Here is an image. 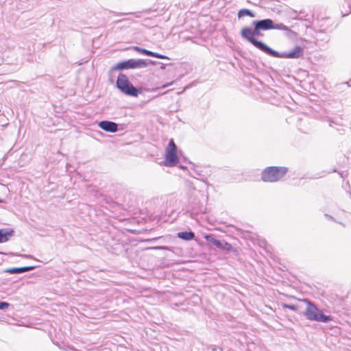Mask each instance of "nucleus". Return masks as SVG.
I'll return each instance as SVG.
<instances>
[{"label": "nucleus", "mask_w": 351, "mask_h": 351, "mask_svg": "<svg viewBox=\"0 0 351 351\" xmlns=\"http://www.w3.org/2000/svg\"><path fill=\"white\" fill-rule=\"evenodd\" d=\"M303 301L306 304V308L304 315L307 319L323 323H328L332 320L330 315H324L322 310L318 308L308 300L304 299Z\"/></svg>", "instance_id": "obj_1"}, {"label": "nucleus", "mask_w": 351, "mask_h": 351, "mask_svg": "<svg viewBox=\"0 0 351 351\" xmlns=\"http://www.w3.org/2000/svg\"><path fill=\"white\" fill-rule=\"evenodd\" d=\"M149 64H154L155 62L143 59H129L117 63L110 69V71L130 69H142L147 67Z\"/></svg>", "instance_id": "obj_2"}, {"label": "nucleus", "mask_w": 351, "mask_h": 351, "mask_svg": "<svg viewBox=\"0 0 351 351\" xmlns=\"http://www.w3.org/2000/svg\"><path fill=\"white\" fill-rule=\"evenodd\" d=\"M287 171L288 169L284 167H267L262 172L261 178L264 182H277L287 173Z\"/></svg>", "instance_id": "obj_3"}, {"label": "nucleus", "mask_w": 351, "mask_h": 351, "mask_svg": "<svg viewBox=\"0 0 351 351\" xmlns=\"http://www.w3.org/2000/svg\"><path fill=\"white\" fill-rule=\"evenodd\" d=\"M116 84L121 93L126 95L137 97L140 93L138 89L134 87L129 81L128 77L123 73L119 75Z\"/></svg>", "instance_id": "obj_4"}, {"label": "nucleus", "mask_w": 351, "mask_h": 351, "mask_svg": "<svg viewBox=\"0 0 351 351\" xmlns=\"http://www.w3.org/2000/svg\"><path fill=\"white\" fill-rule=\"evenodd\" d=\"M241 34L243 38L265 53H267V52L274 53V49H271L262 41L257 40L254 37H253V29L244 27L241 29Z\"/></svg>", "instance_id": "obj_5"}, {"label": "nucleus", "mask_w": 351, "mask_h": 351, "mask_svg": "<svg viewBox=\"0 0 351 351\" xmlns=\"http://www.w3.org/2000/svg\"><path fill=\"white\" fill-rule=\"evenodd\" d=\"M274 53L267 52V54L270 55L276 58H298L303 56V49L300 46H295L293 50L289 52L279 53L274 50Z\"/></svg>", "instance_id": "obj_6"}, {"label": "nucleus", "mask_w": 351, "mask_h": 351, "mask_svg": "<svg viewBox=\"0 0 351 351\" xmlns=\"http://www.w3.org/2000/svg\"><path fill=\"white\" fill-rule=\"evenodd\" d=\"M204 239L208 242L211 243L213 245L221 250L230 251L232 247L230 243L215 239V236L211 234L205 235Z\"/></svg>", "instance_id": "obj_7"}, {"label": "nucleus", "mask_w": 351, "mask_h": 351, "mask_svg": "<svg viewBox=\"0 0 351 351\" xmlns=\"http://www.w3.org/2000/svg\"><path fill=\"white\" fill-rule=\"evenodd\" d=\"M178 162L177 150H166L165 165L167 167H173Z\"/></svg>", "instance_id": "obj_8"}, {"label": "nucleus", "mask_w": 351, "mask_h": 351, "mask_svg": "<svg viewBox=\"0 0 351 351\" xmlns=\"http://www.w3.org/2000/svg\"><path fill=\"white\" fill-rule=\"evenodd\" d=\"M252 25H256L261 30L274 29V22L270 19H266L259 21H254Z\"/></svg>", "instance_id": "obj_9"}, {"label": "nucleus", "mask_w": 351, "mask_h": 351, "mask_svg": "<svg viewBox=\"0 0 351 351\" xmlns=\"http://www.w3.org/2000/svg\"><path fill=\"white\" fill-rule=\"evenodd\" d=\"M100 128L109 132H116L118 130V125L116 123L110 121H101L99 123Z\"/></svg>", "instance_id": "obj_10"}, {"label": "nucleus", "mask_w": 351, "mask_h": 351, "mask_svg": "<svg viewBox=\"0 0 351 351\" xmlns=\"http://www.w3.org/2000/svg\"><path fill=\"white\" fill-rule=\"evenodd\" d=\"M134 49L135 51H138V52H140L144 55H146V56L157 58L159 59H168V58L165 55H162V54H160V53H158L156 52H153V51H149L147 49L141 48L139 47H134Z\"/></svg>", "instance_id": "obj_11"}, {"label": "nucleus", "mask_w": 351, "mask_h": 351, "mask_svg": "<svg viewBox=\"0 0 351 351\" xmlns=\"http://www.w3.org/2000/svg\"><path fill=\"white\" fill-rule=\"evenodd\" d=\"M36 268L35 266H27V267H13L8 269L5 272L9 274H21L27 271H29L32 270H34Z\"/></svg>", "instance_id": "obj_12"}, {"label": "nucleus", "mask_w": 351, "mask_h": 351, "mask_svg": "<svg viewBox=\"0 0 351 351\" xmlns=\"http://www.w3.org/2000/svg\"><path fill=\"white\" fill-rule=\"evenodd\" d=\"M13 234V230L0 229V243H5L9 240Z\"/></svg>", "instance_id": "obj_13"}, {"label": "nucleus", "mask_w": 351, "mask_h": 351, "mask_svg": "<svg viewBox=\"0 0 351 351\" xmlns=\"http://www.w3.org/2000/svg\"><path fill=\"white\" fill-rule=\"evenodd\" d=\"M178 237L184 241H191L195 238V234L192 231L180 232L178 233Z\"/></svg>", "instance_id": "obj_14"}, {"label": "nucleus", "mask_w": 351, "mask_h": 351, "mask_svg": "<svg viewBox=\"0 0 351 351\" xmlns=\"http://www.w3.org/2000/svg\"><path fill=\"white\" fill-rule=\"evenodd\" d=\"M244 16H249L250 17H254V14L248 9H241L238 12V17L241 18Z\"/></svg>", "instance_id": "obj_15"}, {"label": "nucleus", "mask_w": 351, "mask_h": 351, "mask_svg": "<svg viewBox=\"0 0 351 351\" xmlns=\"http://www.w3.org/2000/svg\"><path fill=\"white\" fill-rule=\"evenodd\" d=\"M274 29L290 31L289 28L287 26H286L285 25H284L283 23H278V24L274 23Z\"/></svg>", "instance_id": "obj_16"}, {"label": "nucleus", "mask_w": 351, "mask_h": 351, "mask_svg": "<svg viewBox=\"0 0 351 351\" xmlns=\"http://www.w3.org/2000/svg\"><path fill=\"white\" fill-rule=\"evenodd\" d=\"M166 150H177L176 145L175 144L173 139L169 141L168 147H167Z\"/></svg>", "instance_id": "obj_17"}, {"label": "nucleus", "mask_w": 351, "mask_h": 351, "mask_svg": "<svg viewBox=\"0 0 351 351\" xmlns=\"http://www.w3.org/2000/svg\"><path fill=\"white\" fill-rule=\"evenodd\" d=\"M254 28L253 29V37L262 36L263 34L261 33V29L258 28L256 25H253Z\"/></svg>", "instance_id": "obj_18"}, {"label": "nucleus", "mask_w": 351, "mask_h": 351, "mask_svg": "<svg viewBox=\"0 0 351 351\" xmlns=\"http://www.w3.org/2000/svg\"><path fill=\"white\" fill-rule=\"evenodd\" d=\"M283 307L285 308H289V309L293 310V311H296L298 308L297 306L293 305V304H284Z\"/></svg>", "instance_id": "obj_19"}, {"label": "nucleus", "mask_w": 351, "mask_h": 351, "mask_svg": "<svg viewBox=\"0 0 351 351\" xmlns=\"http://www.w3.org/2000/svg\"><path fill=\"white\" fill-rule=\"evenodd\" d=\"M10 306V304L6 302L0 301V309H5Z\"/></svg>", "instance_id": "obj_20"}, {"label": "nucleus", "mask_w": 351, "mask_h": 351, "mask_svg": "<svg viewBox=\"0 0 351 351\" xmlns=\"http://www.w3.org/2000/svg\"><path fill=\"white\" fill-rule=\"evenodd\" d=\"M325 217H326V218H328V219H330V220H333V221H335L334 218H333L332 216H330V215H328V214H325Z\"/></svg>", "instance_id": "obj_21"}, {"label": "nucleus", "mask_w": 351, "mask_h": 351, "mask_svg": "<svg viewBox=\"0 0 351 351\" xmlns=\"http://www.w3.org/2000/svg\"><path fill=\"white\" fill-rule=\"evenodd\" d=\"M172 83H173V82L167 83V84H164V85H162V88H166V87L169 86V85L172 84Z\"/></svg>", "instance_id": "obj_22"}, {"label": "nucleus", "mask_w": 351, "mask_h": 351, "mask_svg": "<svg viewBox=\"0 0 351 351\" xmlns=\"http://www.w3.org/2000/svg\"><path fill=\"white\" fill-rule=\"evenodd\" d=\"M21 256H23V257H25V258H30V257H32V256H30V255H26V254H21Z\"/></svg>", "instance_id": "obj_23"}, {"label": "nucleus", "mask_w": 351, "mask_h": 351, "mask_svg": "<svg viewBox=\"0 0 351 351\" xmlns=\"http://www.w3.org/2000/svg\"><path fill=\"white\" fill-rule=\"evenodd\" d=\"M3 202V200L1 199H0V203Z\"/></svg>", "instance_id": "obj_24"}]
</instances>
